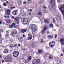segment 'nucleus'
<instances>
[{
    "label": "nucleus",
    "instance_id": "1",
    "mask_svg": "<svg viewBox=\"0 0 64 64\" xmlns=\"http://www.w3.org/2000/svg\"><path fill=\"white\" fill-rule=\"evenodd\" d=\"M17 34V31L15 30H12L11 31L10 35L11 36H14V35Z\"/></svg>",
    "mask_w": 64,
    "mask_h": 64
},
{
    "label": "nucleus",
    "instance_id": "2",
    "mask_svg": "<svg viewBox=\"0 0 64 64\" xmlns=\"http://www.w3.org/2000/svg\"><path fill=\"white\" fill-rule=\"evenodd\" d=\"M19 52L17 51H14L13 53V55L14 57H17L19 56Z\"/></svg>",
    "mask_w": 64,
    "mask_h": 64
},
{
    "label": "nucleus",
    "instance_id": "3",
    "mask_svg": "<svg viewBox=\"0 0 64 64\" xmlns=\"http://www.w3.org/2000/svg\"><path fill=\"white\" fill-rule=\"evenodd\" d=\"M32 63H33L34 64H40V60H39L35 59L33 60Z\"/></svg>",
    "mask_w": 64,
    "mask_h": 64
},
{
    "label": "nucleus",
    "instance_id": "4",
    "mask_svg": "<svg viewBox=\"0 0 64 64\" xmlns=\"http://www.w3.org/2000/svg\"><path fill=\"white\" fill-rule=\"evenodd\" d=\"M30 29L32 30V34H35L36 32L38 31V28H30Z\"/></svg>",
    "mask_w": 64,
    "mask_h": 64
},
{
    "label": "nucleus",
    "instance_id": "5",
    "mask_svg": "<svg viewBox=\"0 0 64 64\" xmlns=\"http://www.w3.org/2000/svg\"><path fill=\"white\" fill-rule=\"evenodd\" d=\"M55 44V42L54 41H52L51 42H50V43H49V45L50 47L52 48L53 47H54Z\"/></svg>",
    "mask_w": 64,
    "mask_h": 64
},
{
    "label": "nucleus",
    "instance_id": "6",
    "mask_svg": "<svg viewBox=\"0 0 64 64\" xmlns=\"http://www.w3.org/2000/svg\"><path fill=\"white\" fill-rule=\"evenodd\" d=\"M4 60L7 61H10L12 60V58L10 56H6L4 58Z\"/></svg>",
    "mask_w": 64,
    "mask_h": 64
},
{
    "label": "nucleus",
    "instance_id": "7",
    "mask_svg": "<svg viewBox=\"0 0 64 64\" xmlns=\"http://www.w3.org/2000/svg\"><path fill=\"white\" fill-rule=\"evenodd\" d=\"M47 29H48V26H44V29L42 30V34H43L44 33V32L46 30H47Z\"/></svg>",
    "mask_w": 64,
    "mask_h": 64
},
{
    "label": "nucleus",
    "instance_id": "8",
    "mask_svg": "<svg viewBox=\"0 0 64 64\" xmlns=\"http://www.w3.org/2000/svg\"><path fill=\"white\" fill-rule=\"evenodd\" d=\"M10 12H11V11L9 9L7 10H6L5 12L6 15H10Z\"/></svg>",
    "mask_w": 64,
    "mask_h": 64
},
{
    "label": "nucleus",
    "instance_id": "9",
    "mask_svg": "<svg viewBox=\"0 0 64 64\" xmlns=\"http://www.w3.org/2000/svg\"><path fill=\"white\" fill-rule=\"evenodd\" d=\"M31 26H32L30 27V29H31V28H32L33 29L34 28H36V27H37V26L33 24H30V27Z\"/></svg>",
    "mask_w": 64,
    "mask_h": 64
},
{
    "label": "nucleus",
    "instance_id": "10",
    "mask_svg": "<svg viewBox=\"0 0 64 64\" xmlns=\"http://www.w3.org/2000/svg\"><path fill=\"white\" fill-rule=\"evenodd\" d=\"M50 2L51 3H54V4H53L51 6V7H52V8H53V7H54L55 6V1L54 0H50Z\"/></svg>",
    "mask_w": 64,
    "mask_h": 64
},
{
    "label": "nucleus",
    "instance_id": "11",
    "mask_svg": "<svg viewBox=\"0 0 64 64\" xmlns=\"http://www.w3.org/2000/svg\"><path fill=\"white\" fill-rule=\"evenodd\" d=\"M18 11L16 10H14L12 12V14L14 15H17L18 14Z\"/></svg>",
    "mask_w": 64,
    "mask_h": 64
},
{
    "label": "nucleus",
    "instance_id": "12",
    "mask_svg": "<svg viewBox=\"0 0 64 64\" xmlns=\"http://www.w3.org/2000/svg\"><path fill=\"white\" fill-rule=\"evenodd\" d=\"M21 21L22 22H28V19H27V18H24L22 19L21 20Z\"/></svg>",
    "mask_w": 64,
    "mask_h": 64
},
{
    "label": "nucleus",
    "instance_id": "13",
    "mask_svg": "<svg viewBox=\"0 0 64 64\" xmlns=\"http://www.w3.org/2000/svg\"><path fill=\"white\" fill-rule=\"evenodd\" d=\"M49 55V58L50 59H53V56L51 54H47V55Z\"/></svg>",
    "mask_w": 64,
    "mask_h": 64
},
{
    "label": "nucleus",
    "instance_id": "14",
    "mask_svg": "<svg viewBox=\"0 0 64 64\" xmlns=\"http://www.w3.org/2000/svg\"><path fill=\"white\" fill-rule=\"evenodd\" d=\"M28 35L29 37L28 40H30L32 39V36L30 34H28Z\"/></svg>",
    "mask_w": 64,
    "mask_h": 64
},
{
    "label": "nucleus",
    "instance_id": "15",
    "mask_svg": "<svg viewBox=\"0 0 64 64\" xmlns=\"http://www.w3.org/2000/svg\"><path fill=\"white\" fill-rule=\"evenodd\" d=\"M48 38L51 39L53 38V36L52 35H48Z\"/></svg>",
    "mask_w": 64,
    "mask_h": 64
},
{
    "label": "nucleus",
    "instance_id": "16",
    "mask_svg": "<svg viewBox=\"0 0 64 64\" xmlns=\"http://www.w3.org/2000/svg\"><path fill=\"white\" fill-rule=\"evenodd\" d=\"M38 52L40 54H42L43 53V50H39L38 51Z\"/></svg>",
    "mask_w": 64,
    "mask_h": 64
},
{
    "label": "nucleus",
    "instance_id": "17",
    "mask_svg": "<svg viewBox=\"0 0 64 64\" xmlns=\"http://www.w3.org/2000/svg\"><path fill=\"white\" fill-rule=\"evenodd\" d=\"M42 12H41L40 11L38 12V15H39V16H41V15H42Z\"/></svg>",
    "mask_w": 64,
    "mask_h": 64
},
{
    "label": "nucleus",
    "instance_id": "18",
    "mask_svg": "<svg viewBox=\"0 0 64 64\" xmlns=\"http://www.w3.org/2000/svg\"><path fill=\"white\" fill-rule=\"evenodd\" d=\"M26 31H27V30L26 29L21 30V32L22 33H24V32H26Z\"/></svg>",
    "mask_w": 64,
    "mask_h": 64
},
{
    "label": "nucleus",
    "instance_id": "19",
    "mask_svg": "<svg viewBox=\"0 0 64 64\" xmlns=\"http://www.w3.org/2000/svg\"><path fill=\"white\" fill-rule=\"evenodd\" d=\"M8 50L6 49L4 51V53H8Z\"/></svg>",
    "mask_w": 64,
    "mask_h": 64
},
{
    "label": "nucleus",
    "instance_id": "20",
    "mask_svg": "<svg viewBox=\"0 0 64 64\" xmlns=\"http://www.w3.org/2000/svg\"><path fill=\"white\" fill-rule=\"evenodd\" d=\"M31 57L30 56H28V61H30L31 60Z\"/></svg>",
    "mask_w": 64,
    "mask_h": 64
},
{
    "label": "nucleus",
    "instance_id": "21",
    "mask_svg": "<svg viewBox=\"0 0 64 64\" xmlns=\"http://www.w3.org/2000/svg\"><path fill=\"white\" fill-rule=\"evenodd\" d=\"M23 40V38L22 37H20L19 38L18 40L20 42H21V41H22Z\"/></svg>",
    "mask_w": 64,
    "mask_h": 64
},
{
    "label": "nucleus",
    "instance_id": "22",
    "mask_svg": "<svg viewBox=\"0 0 64 64\" xmlns=\"http://www.w3.org/2000/svg\"><path fill=\"white\" fill-rule=\"evenodd\" d=\"M45 22L46 23H49V21L47 19H45L44 20Z\"/></svg>",
    "mask_w": 64,
    "mask_h": 64
},
{
    "label": "nucleus",
    "instance_id": "23",
    "mask_svg": "<svg viewBox=\"0 0 64 64\" xmlns=\"http://www.w3.org/2000/svg\"><path fill=\"white\" fill-rule=\"evenodd\" d=\"M60 41L61 42H63V41H64V38H61L60 39Z\"/></svg>",
    "mask_w": 64,
    "mask_h": 64
},
{
    "label": "nucleus",
    "instance_id": "24",
    "mask_svg": "<svg viewBox=\"0 0 64 64\" xmlns=\"http://www.w3.org/2000/svg\"><path fill=\"white\" fill-rule=\"evenodd\" d=\"M7 22L8 24H10L11 23V20H7Z\"/></svg>",
    "mask_w": 64,
    "mask_h": 64
},
{
    "label": "nucleus",
    "instance_id": "25",
    "mask_svg": "<svg viewBox=\"0 0 64 64\" xmlns=\"http://www.w3.org/2000/svg\"><path fill=\"white\" fill-rule=\"evenodd\" d=\"M9 47H10V48H12L13 47V45L12 44H9Z\"/></svg>",
    "mask_w": 64,
    "mask_h": 64
},
{
    "label": "nucleus",
    "instance_id": "26",
    "mask_svg": "<svg viewBox=\"0 0 64 64\" xmlns=\"http://www.w3.org/2000/svg\"><path fill=\"white\" fill-rule=\"evenodd\" d=\"M3 5L4 7H6L7 6V4L5 2H4L3 3Z\"/></svg>",
    "mask_w": 64,
    "mask_h": 64
},
{
    "label": "nucleus",
    "instance_id": "27",
    "mask_svg": "<svg viewBox=\"0 0 64 64\" xmlns=\"http://www.w3.org/2000/svg\"><path fill=\"white\" fill-rule=\"evenodd\" d=\"M50 27H53V25L52 24H51L50 25Z\"/></svg>",
    "mask_w": 64,
    "mask_h": 64
},
{
    "label": "nucleus",
    "instance_id": "28",
    "mask_svg": "<svg viewBox=\"0 0 64 64\" xmlns=\"http://www.w3.org/2000/svg\"><path fill=\"white\" fill-rule=\"evenodd\" d=\"M53 22L54 23V24L56 23V22L55 20V18L53 19Z\"/></svg>",
    "mask_w": 64,
    "mask_h": 64
},
{
    "label": "nucleus",
    "instance_id": "29",
    "mask_svg": "<svg viewBox=\"0 0 64 64\" xmlns=\"http://www.w3.org/2000/svg\"><path fill=\"white\" fill-rule=\"evenodd\" d=\"M19 19V18H15L16 20V21H18Z\"/></svg>",
    "mask_w": 64,
    "mask_h": 64
},
{
    "label": "nucleus",
    "instance_id": "30",
    "mask_svg": "<svg viewBox=\"0 0 64 64\" xmlns=\"http://www.w3.org/2000/svg\"><path fill=\"white\" fill-rule=\"evenodd\" d=\"M16 25V24H15L13 23L12 24V26L13 27H14L15 26V25Z\"/></svg>",
    "mask_w": 64,
    "mask_h": 64
},
{
    "label": "nucleus",
    "instance_id": "31",
    "mask_svg": "<svg viewBox=\"0 0 64 64\" xmlns=\"http://www.w3.org/2000/svg\"><path fill=\"white\" fill-rule=\"evenodd\" d=\"M29 61L28 60H26L25 61V63H26V64H27V63H29Z\"/></svg>",
    "mask_w": 64,
    "mask_h": 64
},
{
    "label": "nucleus",
    "instance_id": "32",
    "mask_svg": "<svg viewBox=\"0 0 64 64\" xmlns=\"http://www.w3.org/2000/svg\"><path fill=\"white\" fill-rule=\"evenodd\" d=\"M43 0H40V3H43Z\"/></svg>",
    "mask_w": 64,
    "mask_h": 64
},
{
    "label": "nucleus",
    "instance_id": "33",
    "mask_svg": "<svg viewBox=\"0 0 64 64\" xmlns=\"http://www.w3.org/2000/svg\"><path fill=\"white\" fill-rule=\"evenodd\" d=\"M3 31V30L1 28H0V33L2 32Z\"/></svg>",
    "mask_w": 64,
    "mask_h": 64
},
{
    "label": "nucleus",
    "instance_id": "34",
    "mask_svg": "<svg viewBox=\"0 0 64 64\" xmlns=\"http://www.w3.org/2000/svg\"><path fill=\"white\" fill-rule=\"evenodd\" d=\"M13 27V26H12V25H11L10 26H9V28H12Z\"/></svg>",
    "mask_w": 64,
    "mask_h": 64
},
{
    "label": "nucleus",
    "instance_id": "35",
    "mask_svg": "<svg viewBox=\"0 0 64 64\" xmlns=\"http://www.w3.org/2000/svg\"><path fill=\"white\" fill-rule=\"evenodd\" d=\"M2 21H3L2 20H0V24H2Z\"/></svg>",
    "mask_w": 64,
    "mask_h": 64
},
{
    "label": "nucleus",
    "instance_id": "36",
    "mask_svg": "<svg viewBox=\"0 0 64 64\" xmlns=\"http://www.w3.org/2000/svg\"><path fill=\"white\" fill-rule=\"evenodd\" d=\"M61 43H62V45H64V41L62 42H61Z\"/></svg>",
    "mask_w": 64,
    "mask_h": 64
},
{
    "label": "nucleus",
    "instance_id": "37",
    "mask_svg": "<svg viewBox=\"0 0 64 64\" xmlns=\"http://www.w3.org/2000/svg\"><path fill=\"white\" fill-rule=\"evenodd\" d=\"M11 9H14V8H15V7H11L10 8Z\"/></svg>",
    "mask_w": 64,
    "mask_h": 64
},
{
    "label": "nucleus",
    "instance_id": "38",
    "mask_svg": "<svg viewBox=\"0 0 64 64\" xmlns=\"http://www.w3.org/2000/svg\"><path fill=\"white\" fill-rule=\"evenodd\" d=\"M22 51H24V50H25V49L23 48H22Z\"/></svg>",
    "mask_w": 64,
    "mask_h": 64
},
{
    "label": "nucleus",
    "instance_id": "39",
    "mask_svg": "<svg viewBox=\"0 0 64 64\" xmlns=\"http://www.w3.org/2000/svg\"><path fill=\"white\" fill-rule=\"evenodd\" d=\"M8 36H9V34H6V37H8Z\"/></svg>",
    "mask_w": 64,
    "mask_h": 64
},
{
    "label": "nucleus",
    "instance_id": "40",
    "mask_svg": "<svg viewBox=\"0 0 64 64\" xmlns=\"http://www.w3.org/2000/svg\"><path fill=\"white\" fill-rule=\"evenodd\" d=\"M17 29H19V26L18 25H16Z\"/></svg>",
    "mask_w": 64,
    "mask_h": 64
},
{
    "label": "nucleus",
    "instance_id": "41",
    "mask_svg": "<svg viewBox=\"0 0 64 64\" xmlns=\"http://www.w3.org/2000/svg\"><path fill=\"white\" fill-rule=\"evenodd\" d=\"M13 47H17V44H14Z\"/></svg>",
    "mask_w": 64,
    "mask_h": 64
},
{
    "label": "nucleus",
    "instance_id": "42",
    "mask_svg": "<svg viewBox=\"0 0 64 64\" xmlns=\"http://www.w3.org/2000/svg\"><path fill=\"white\" fill-rule=\"evenodd\" d=\"M17 24H19V21H17Z\"/></svg>",
    "mask_w": 64,
    "mask_h": 64
},
{
    "label": "nucleus",
    "instance_id": "43",
    "mask_svg": "<svg viewBox=\"0 0 64 64\" xmlns=\"http://www.w3.org/2000/svg\"><path fill=\"white\" fill-rule=\"evenodd\" d=\"M18 46H21V44H18Z\"/></svg>",
    "mask_w": 64,
    "mask_h": 64
},
{
    "label": "nucleus",
    "instance_id": "44",
    "mask_svg": "<svg viewBox=\"0 0 64 64\" xmlns=\"http://www.w3.org/2000/svg\"><path fill=\"white\" fill-rule=\"evenodd\" d=\"M2 38L1 37V36H0V41H1L2 40Z\"/></svg>",
    "mask_w": 64,
    "mask_h": 64
},
{
    "label": "nucleus",
    "instance_id": "45",
    "mask_svg": "<svg viewBox=\"0 0 64 64\" xmlns=\"http://www.w3.org/2000/svg\"><path fill=\"white\" fill-rule=\"evenodd\" d=\"M58 3H59V2H60V0H58Z\"/></svg>",
    "mask_w": 64,
    "mask_h": 64
},
{
    "label": "nucleus",
    "instance_id": "46",
    "mask_svg": "<svg viewBox=\"0 0 64 64\" xmlns=\"http://www.w3.org/2000/svg\"><path fill=\"white\" fill-rule=\"evenodd\" d=\"M55 35L56 36H55V38H56L57 37V34H56Z\"/></svg>",
    "mask_w": 64,
    "mask_h": 64
},
{
    "label": "nucleus",
    "instance_id": "47",
    "mask_svg": "<svg viewBox=\"0 0 64 64\" xmlns=\"http://www.w3.org/2000/svg\"><path fill=\"white\" fill-rule=\"evenodd\" d=\"M41 42L42 43H43V40L42 39L41 40Z\"/></svg>",
    "mask_w": 64,
    "mask_h": 64
},
{
    "label": "nucleus",
    "instance_id": "48",
    "mask_svg": "<svg viewBox=\"0 0 64 64\" xmlns=\"http://www.w3.org/2000/svg\"><path fill=\"white\" fill-rule=\"evenodd\" d=\"M32 47H34V45L33 44H32Z\"/></svg>",
    "mask_w": 64,
    "mask_h": 64
},
{
    "label": "nucleus",
    "instance_id": "49",
    "mask_svg": "<svg viewBox=\"0 0 64 64\" xmlns=\"http://www.w3.org/2000/svg\"><path fill=\"white\" fill-rule=\"evenodd\" d=\"M29 11H30V12H31V11H32V9H30V10Z\"/></svg>",
    "mask_w": 64,
    "mask_h": 64
},
{
    "label": "nucleus",
    "instance_id": "50",
    "mask_svg": "<svg viewBox=\"0 0 64 64\" xmlns=\"http://www.w3.org/2000/svg\"><path fill=\"white\" fill-rule=\"evenodd\" d=\"M47 34H49L50 33V32L48 31L47 32Z\"/></svg>",
    "mask_w": 64,
    "mask_h": 64
},
{
    "label": "nucleus",
    "instance_id": "51",
    "mask_svg": "<svg viewBox=\"0 0 64 64\" xmlns=\"http://www.w3.org/2000/svg\"><path fill=\"white\" fill-rule=\"evenodd\" d=\"M9 17H10L9 16H7V17L8 18H9Z\"/></svg>",
    "mask_w": 64,
    "mask_h": 64
},
{
    "label": "nucleus",
    "instance_id": "52",
    "mask_svg": "<svg viewBox=\"0 0 64 64\" xmlns=\"http://www.w3.org/2000/svg\"><path fill=\"white\" fill-rule=\"evenodd\" d=\"M14 28H16H16H17V25L16 26H14Z\"/></svg>",
    "mask_w": 64,
    "mask_h": 64
},
{
    "label": "nucleus",
    "instance_id": "53",
    "mask_svg": "<svg viewBox=\"0 0 64 64\" xmlns=\"http://www.w3.org/2000/svg\"><path fill=\"white\" fill-rule=\"evenodd\" d=\"M23 4H26V2H24Z\"/></svg>",
    "mask_w": 64,
    "mask_h": 64
},
{
    "label": "nucleus",
    "instance_id": "54",
    "mask_svg": "<svg viewBox=\"0 0 64 64\" xmlns=\"http://www.w3.org/2000/svg\"><path fill=\"white\" fill-rule=\"evenodd\" d=\"M46 49H49V48H48V47L47 46L46 47Z\"/></svg>",
    "mask_w": 64,
    "mask_h": 64
},
{
    "label": "nucleus",
    "instance_id": "55",
    "mask_svg": "<svg viewBox=\"0 0 64 64\" xmlns=\"http://www.w3.org/2000/svg\"><path fill=\"white\" fill-rule=\"evenodd\" d=\"M44 9H46V7L45 6H44Z\"/></svg>",
    "mask_w": 64,
    "mask_h": 64
},
{
    "label": "nucleus",
    "instance_id": "56",
    "mask_svg": "<svg viewBox=\"0 0 64 64\" xmlns=\"http://www.w3.org/2000/svg\"><path fill=\"white\" fill-rule=\"evenodd\" d=\"M12 19H14V16H12Z\"/></svg>",
    "mask_w": 64,
    "mask_h": 64
},
{
    "label": "nucleus",
    "instance_id": "57",
    "mask_svg": "<svg viewBox=\"0 0 64 64\" xmlns=\"http://www.w3.org/2000/svg\"><path fill=\"white\" fill-rule=\"evenodd\" d=\"M2 24H3V25H4L5 24V22H3L2 23Z\"/></svg>",
    "mask_w": 64,
    "mask_h": 64
},
{
    "label": "nucleus",
    "instance_id": "58",
    "mask_svg": "<svg viewBox=\"0 0 64 64\" xmlns=\"http://www.w3.org/2000/svg\"><path fill=\"white\" fill-rule=\"evenodd\" d=\"M6 3L7 4H8V3H9V2H8V1H7L6 2Z\"/></svg>",
    "mask_w": 64,
    "mask_h": 64
},
{
    "label": "nucleus",
    "instance_id": "59",
    "mask_svg": "<svg viewBox=\"0 0 64 64\" xmlns=\"http://www.w3.org/2000/svg\"><path fill=\"white\" fill-rule=\"evenodd\" d=\"M63 54H62L61 55H60V56H63Z\"/></svg>",
    "mask_w": 64,
    "mask_h": 64
},
{
    "label": "nucleus",
    "instance_id": "60",
    "mask_svg": "<svg viewBox=\"0 0 64 64\" xmlns=\"http://www.w3.org/2000/svg\"><path fill=\"white\" fill-rule=\"evenodd\" d=\"M32 0H28V2H30Z\"/></svg>",
    "mask_w": 64,
    "mask_h": 64
},
{
    "label": "nucleus",
    "instance_id": "61",
    "mask_svg": "<svg viewBox=\"0 0 64 64\" xmlns=\"http://www.w3.org/2000/svg\"><path fill=\"white\" fill-rule=\"evenodd\" d=\"M2 58V56L0 55V58Z\"/></svg>",
    "mask_w": 64,
    "mask_h": 64
},
{
    "label": "nucleus",
    "instance_id": "62",
    "mask_svg": "<svg viewBox=\"0 0 64 64\" xmlns=\"http://www.w3.org/2000/svg\"><path fill=\"white\" fill-rule=\"evenodd\" d=\"M10 31H8L6 32L7 33H9V32Z\"/></svg>",
    "mask_w": 64,
    "mask_h": 64
},
{
    "label": "nucleus",
    "instance_id": "63",
    "mask_svg": "<svg viewBox=\"0 0 64 64\" xmlns=\"http://www.w3.org/2000/svg\"><path fill=\"white\" fill-rule=\"evenodd\" d=\"M23 37H25V35H24L23 36Z\"/></svg>",
    "mask_w": 64,
    "mask_h": 64
},
{
    "label": "nucleus",
    "instance_id": "64",
    "mask_svg": "<svg viewBox=\"0 0 64 64\" xmlns=\"http://www.w3.org/2000/svg\"><path fill=\"white\" fill-rule=\"evenodd\" d=\"M7 16H4V18H7Z\"/></svg>",
    "mask_w": 64,
    "mask_h": 64
}]
</instances>
